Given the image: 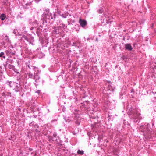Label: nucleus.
Returning a JSON list of instances; mask_svg holds the SVG:
<instances>
[{
  "label": "nucleus",
  "instance_id": "nucleus-32",
  "mask_svg": "<svg viewBox=\"0 0 156 156\" xmlns=\"http://www.w3.org/2000/svg\"><path fill=\"white\" fill-rule=\"evenodd\" d=\"M53 136L54 137L55 136H56V135L55 134H53Z\"/></svg>",
  "mask_w": 156,
  "mask_h": 156
},
{
  "label": "nucleus",
  "instance_id": "nucleus-18",
  "mask_svg": "<svg viewBox=\"0 0 156 156\" xmlns=\"http://www.w3.org/2000/svg\"><path fill=\"white\" fill-rule=\"evenodd\" d=\"M4 55V53L3 52H2L0 53V57H2L4 58H5V56H4L3 55Z\"/></svg>",
  "mask_w": 156,
  "mask_h": 156
},
{
  "label": "nucleus",
  "instance_id": "nucleus-27",
  "mask_svg": "<svg viewBox=\"0 0 156 156\" xmlns=\"http://www.w3.org/2000/svg\"><path fill=\"white\" fill-rule=\"evenodd\" d=\"M73 46H77V45H76V43L73 42Z\"/></svg>",
  "mask_w": 156,
  "mask_h": 156
},
{
  "label": "nucleus",
  "instance_id": "nucleus-2",
  "mask_svg": "<svg viewBox=\"0 0 156 156\" xmlns=\"http://www.w3.org/2000/svg\"><path fill=\"white\" fill-rule=\"evenodd\" d=\"M140 114L136 110H135L132 112L130 115V117L133 119L135 122H138V121L142 119V117L140 116Z\"/></svg>",
  "mask_w": 156,
  "mask_h": 156
},
{
  "label": "nucleus",
  "instance_id": "nucleus-24",
  "mask_svg": "<svg viewBox=\"0 0 156 156\" xmlns=\"http://www.w3.org/2000/svg\"><path fill=\"white\" fill-rule=\"evenodd\" d=\"M61 16L62 17H63L64 18H66V17H67V16L66 14H62L61 15Z\"/></svg>",
  "mask_w": 156,
  "mask_h": 156
},
{
  "label": "nucleus",
  "instance_id": "nucleus-23",
  "mask_svg": "<svg viewBox=\"0 0 156 156\" xmlns=\"http://www.w3.org/2000/svg\"><path fill=\"white\" fill-rule=\"evenodd\" d=\"M17 30L16 29H15L14 30L13 33L14 34H15L16 35H17Z\"/></svg>",
  "mask_w": 156,
  "mask_h": 156
},
{
  "label": "nucleus",
  "instance_id": "nucleus-10",
  "mask_svg": "<svg viewBox=\"0 0 156 156\" xmlns=\"http://www.w3.org/2000/svg\"><path fill=\"white\" fill-rule=\"evenodd\" d=\"M152 93L154 95V96L152 98L151 100L153 102L155 101H156V95H155V94H156V92H152Z\"/></svg>",
  "mask_w": 156,
  "mask_h": 156
},
{
  "label": "nucleus",
  "instance_id": "nucleus-1",
  "mask_svg": "<svg viewBox=\"0 0 156 156\" xmlns=\"http://www.w3.org/2000/svg\"><path fill=\"white\" fill-rule=\"evenodd\" d=\"M140 129L144 132V135L146 138L151 136L152 132V129L150 127V125L147 124L145 126H140Z\"/></svg>",
  "mask_w": 156,
  "mask_h": 156
},
{
  "label": "nucleus",
  "instance_id": "nucleus-5",
  "mask_svg": "<svg viewBox=\"0 0 156 156\" xmlns=\"http://www.w3.org/2000/svg\"><path fill=\"white\" fill-rule=\"evenodd\" d=\"M125 48L126 50L129 51H131L133 49V48L130 44H126L125 45Z\"/></svg>",
  "mask_w": 156,
  "mask_h": 156
},
{
  "label": "nucleus",
  "instance_id": "nucleus-15",
  "mask_svg": "<svg viewBox=\"0 0 156 156\" xmlns=\"http://www.w3.org/2000/svg\"><path fill=\"white\" fill-rule=\"evenodd\" d=\"M4 40L7 43H8L9 42L8 37L7 35H5L4 37Z\"/></svg>",
  "mask_w": 156,
  "mask_h": 156
},
{
  "label": "nucleus",
  "instance_id": "nucleus-31",
  "mask_svg": "<svg viewBox=\"0 0 156 156\" xmlns=\"http://www.w3.org/2000/svg\"><path fill=\"white\" fill-rule=\"evenodd\" d=\"M156 67V66H154V68H153V70Z\"/></svg>",
  "mask_w": 156,
  "mask_h": 156
},
{
  "label": "nucleus",
  "instance_id": "nucleus-28",
  "mask_svg": "<svg viewBox=\"0 0 156 156\" xmlns=\"http://www.w3.org/2000/svg\"><path fill=\"white\" fill-rule=\"evenodd\" d=\"M28 150L30 151H32V150H33V149L31 148H29V149H28Z\"/></svg>",
  "mask_w": 156,
  "mask_h": 156
},
{
  "label": "nucleus",
  "instance_id": "nucleus-7",
  "mask_svg": "<svg viewBox=\"0 0 156 156\" xmlns=\"http://www.w3.org/2000/svg\"><path fill=\"white\" fill-rule=\"evenodd\" d=\"M21 38V39L23 40V41H24V40H26L27 41L29 42L30 44H31L32 45H33V44L31 43V42L30 41L29 39L28 38L27 36H25V35H22Z\"/></svg>",
  "mask_w": 156,
  "mask_h": 156
},
{
  "label": "nucleus",
  "instance_id": "nucleus-22",
  "mask_svg": "<svg viewBox=\"0 0 156 156\" xmlns=\"http://www.w3.org/2000/svg\"><path fill=\"white\" fill-rule=\"evenodd\" d=\"M65 27V25L64 24H60V26L58 27V28L59 29L60 27H62V28H64Z\"/></svg>",
  "mask_w": 156,
  "mask_h": 156
},
{
  "label": "nucleus",
  "instance_id": "nucleus-11",
  "mask_svg": "<svg viewBox=\"0 0 156 156\" xmlns=\"http://www.w3.org/2000/svg\"><path fill=\"white\" fill-rule=\"evenodd\" d=\"M27 75L29 78L34 79V75L30 72L27 73Z\"/></svg>",
  "mask_w": 156,
  "mask_h": 156
},
{
  "label": "nucleus",
  "instance_id": "nucleus-16",
  "mask_svg": "<svg viewBox=\"0 0 156 156\" xmlns=\"http://www.w3.org/2000/svg\"><path fill=\"white\" fill-rule=\"evenodd\" d=\"M77 153L78 154H80L81 155H83L84 154V151L83 150H78L77 151Z\"/></svg>",
  "mask_w": 156,
  "mask_h": 156
},
{
  "label": "nucleus",
  "instance_id": "nucleus-19",
  "mask_svg": "<svg viewBox=\"0 0 156 156\" xmlns=\"http://www.w3.org/2000/svg\"><path fill=\"white\" fill-rule=\"evenodd\" d=\"M103 11L102 10V8H100L98 10V12L99 13H102L103 12Z\"/></svg>",
  "mask_w": 156,
  "mask_h": 156
},
{
  "label": "nucleus",
  "instance_id": "nucleus-20",
  "mask_svg": "<svg viewBox=\"0 0 156 156\" xmlns=\"http://www.w3.org/2000/svg\"><path fill=\"white\" fill-rule=\"evenodd\" d=\"M13 70L17 74H20V73L19 71L18 70L16 69L15 68H14Z\"/></svg>",
  "mask_w": 156,
  "mask_h": 156
},
{
  "label": "nucleus",
  "instance_id": "nucleus-3",
  "mask_svg": "<svg viewBox=\"0 0 156 156\" xmlns=\"http://www.w3.org/2000/svg\"><path fill=\"white\" fill-rule=\"evenodd\" d=\"M45 12L44 13V15L46 19L50 20L51 19H53V20H55L56 16V15L55 13L53 12L52 13H49V10L48 9H45Z\"/></svg>",
  "mask_w": 156,
  "mask_h": 156
},
{
  "label": "nucleus",
  "instance_id": "nucleus-6",
  "mask_svg": "<svg viewBox=\"0 0 156 156\" xmlns=\"http://www.w3.org/2000/svg\"><path fill=\"white\" fill-rule=\"evenodd\" d=\"M40 76L39 75L38 73L37 72L36 73H34V79L35 80V81L36 82H38Z\"/></svg>",
  "mask_w": 156,
  "mask_h": 156
},
{
  "label": "nucleus",
  "instance_id": "nucleus-29",
  "mask_svg": "<svg viewBox=\"0 0 156 156\" xmlns=\"http://www.w3.org/2000/svg\"><path fill=\"white\" fill-rule=\"evenodd\" d=\"M155 76V75H154V73H153V75H151V77H153V76Z\"/></svg>",
  "mask_w": 156,
  "mask_h": 156
},
{
  "label": "nucleus",
  "instance_id": "nucleus-9",
  "mask_svg": "<svg viewBox=\"0 0 156 156\" xmlns=\"http://www.w3.org/2000/svg\"><path fill=\"white\" fill-rule=\"evenodd\" d=\"M13 90H15V92H18L20 89V87L18 85H17V84L16 83V85H14L13 87Z\"/></svg>",
  "mask_w": 156,
  "mask_h": 156
},
{
  "label": "nucleus",
  "instance_id": "nucleus-4",
  "mask_svg": "<svg viewBox=\"0 0 156 156\" xmlns=\"http://www.w3.org/2000/svg\"><path fill=\"white\" fill-rule=\"evenodd\" d=\"M79 23L80 26L83 27H84L87 24V23L86 20H82L80 18L79 20Z\"/></svg>",
  "mask_w": 156,
  "mask_h": 156
},
{
  "label": "nucleus",
  "instance_id": "nucleus-25",
  "mask_svg": "<svg viewBox=\"0 0 156 156\" xmlns=\"http://www.w3.org/2000/svg\"><path fill=\"white\" fill-rule=\"evenodd\" d=\"M40 92V90H37L36 91V92H35V93H37L38 94H39Z\"/></svg>",
  "mask_w": 156,
  "mask_h": 156
},
{
  "label": "nucleus",
  "instance_id": "nucleus-33",
  "mask_svg": "<svg viewBox=\"0 0 156 156\" xmlns=\"http://www.w3.org/2000/svg\"><path fill=\"white\" fill-rule=\"evenodd\" d=\"M75 133H73V135H75Z\"/></svg>",
  "mask_w": 156,
  "mask_h": 156
},
{
  "label": "nucleus",
  "instance_id": "nucleus-21",
  "mask_svg": "<svg viewBox=\"0 0 156 156\" xmlns=\"http://www.w3.org/2000/svg\"><path fill=\"white\" fill-rule=\"evenodd\" d=\"M9 68L10 69H12V70H13L14 68H15V66H13L12 65H11L9 64Z\"/></svg>",
  "mask_w": 156,
  "mask_h": 156
},
{
  "label": "nucleus",
  "instance_id": "nucleus-14",
  "mask_svg": "<svg viewBox=\"0 0 156 156\" xmlns=\"http://www.w3.org/2000/svg\"><path fill=\"white\" fill-rule=\"evenodd\" d=\"M6 15L4 14H2L0 16V19L2 20H4L6 18Z\"/></svg>",
  "mask_w": 156,
  "mask_h": 156
},
{
  "label": "nucleus",
  "instance_id": "nucleus-17",
  "mask_svg": "<svg viewBox=\"0 0 156 156\" xmlns=\"http://www.w3.org/2000/svg\"><path fill=\"white\" fill-rule=\"evenodd\" d=\"M54 30H53V32L55 34H58V30L57 29L56 27H53Z\"/></svg>",
  "mask_w": 156,
  "mask_h": 156
},
{
  "label": "nucleus",
  "instance_id": "nucleus-13",
  "mask_svg": "<svg viewBox=\"0 0 156 156\" xmlns=\"http://www.w3.org/2000/svg\"><path fill=\"white\" fill-rule=\"evenodd\" d=\"M29 126L30 127H36L37 125L36 124H34V122H31L29 124Z\"/></svg>",
  "mask_w": 156,
  "mask_h": 156
},
{
  "label": "nucleus",
  "instance_id": "nucleus-26",
  "mask_svg": "<svg viewBox=\"0 0 156 156\" xmlns=\"http://www.w3.org/2000/svg\"><path fill=\"white\" fill-rule=\"evenodd\" d=\"M2 95L3 96H5V93H2Z\"/></svg>",
  "mask_w": 156,
  "mask_h": 156
},
{
  "label": "nucleus",
  "instance_id": "nucleus-30",
  "mask_svg": "<svg viewBox=\"0 0 156 156\" xmlns=\"http://www.w3.org/2000/svg\"><path fill=\"white\" fill-rule=\"evenodd\" d=\"M107 82L109 84L111 83V82L110 81H107Z\"/></svg>",
  "mask_w": 156,
  "mask_h": 156
},
{
  "label": "nucleus",
  "instance_id": "nucleus-8",
  "mask_svg": "<svg viewBox=\"0 0 156 156\" xmlns=\"http://www.w3.org/2000/svg\"><path fill=\"white\" fill-rule=\"evenodd\" d=\"M5 52L6 54L7 55H15V53L14 52H12L11 51V50H6L5 51Z\"/></svg>",
  "mask_w": 156,
  "mask_h": 156
},
{
  "label": "nucleus",
  "instance_id": "nucleus-12",
  "mask_svg": "<svg viewBox=\"0 0 156 156\" xmlns=\"http://www.w3.org/2000/svg\"><path fill=\"white\" fill-rule=\"evenodd\" d=\"M16 83L13 82H10L9 83V86L13 88L14 85H16Z\"/></svg>",
  "mask_w": 156,
  "mask_h": 156
}]
</instances>
